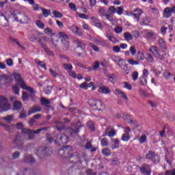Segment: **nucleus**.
Segmentation results:
<instances>
[{
	"instance_id": "29",
	"label": "nucleus",
	"mask_w": 175,
	"mask_h": 175,
	"mask_svg": "<svg viewBox=\"0 0 175 175\" xmlns=\"http://www.w3.org/2000/svg\"><path fill=\"white\" fill-rule=\"evenodd\" d=\"M113 144L111 146V150H117V148H120V139H113Z\"/></svg>"
},
{
	"instance_id": "63",
	"label": "nucleus",
	"mask_w": 175,
	"mask_h": 175,
	"mask_svg": "<svg viewBox=\"0 0 175 175\" xmlns=\"http://www.w3.org/2000/svg\"><path fill=\"white\" fill-rule=\"evenodd\" d=\"M130 52L131 55H136V48L133 46H130Z\"/></svg>"
},
{
	"instance_id": "21",
	"label": "nucleus",
	"mask_w": 175,
	"mask_h": 175,
	"mask_svg": "<svg viewBox=\"0 0 175 175\" xmlns=\"http://www.w3.org/2000/svg\"><path fill=\"white\" fill-rule=\"evenodd\" d=\"M115 95H117V96H120V98H122V99H125V100H128V96H126V94L121 90L120 89H116L114 92Z\"/></svg>"
},
{
	"instance_id": "34",
	"label": "nucleus",
	"mask_w": 175,
	"mask_h": 175,
	"mask_svg": "<svg viewBox=\"0 0 175 175\" xmlns=\"http://www.w3.org/2000/svg\"><path fill=\"white\" fill-rule=\"evenodd\" d=\"M35 62L38 65V66H40V68H42V69H44V70H47V66H46V64L44 62L39 60V59H36Z\"/></svg>"
},
{
	"instance_id": "5",
	"label": "nucleus",
	"mask_w": 175,
	"mask_h": 175,
	"mask_svg": "<svg viewBox=\"0 0 175 175\" xmlns=\"http://www.w3.org/2000/svg\"><path fill=\"white\" fill-rule=\"evenodd\" d=\"M72 146H66L59 149L58 154L63 159L68 158V159H72L75 158V156L72 154Z\"/></svg>"
},
{
	"instance_id": "60",
	"label": "nucleus",
	"mask_w": 175,
	"mask_h": 175,
	"mask_svg": "<svg viewBox=\"0 0 175 175\" xmlns=\"http://www.w3.org/2000/svg\"><path fill=\"white\" fill-rule=\"evenodd\" d=\"M27 172H28V173H29L31 175H39L38 173H36V172L35 171H31V169H25V173H27Z\"/></svg>"
},
{
	"instance_id": "9",
	"label": "nucleus",
	"mask_w": 175,
	"mask_h": 175,
	"mask_svg": "<svg viewBox=\"0 0 175 175\" xmlns=\"http://www.w3.org/2000/svg\"><path fill=\"white\" fill-rule=\"evenodd\" d=\"M146 159L152 161L153 163L157 164L159 163L161 161V157H159V154L155 153V152L150 150L146 155Z\"/></svg>"
},
{
	"instance_id": "13",
	"label": "nucleus",
	"mask_w": 175,
	"mask_h": 175,
	"mask_svg": "<svg viewBox=\"0 0 175 175\" xmlns=\"http://www.w3.org/2000/svg\"><path fill=\"white\" fill-rule=\"evenodd\" d=\"M0 25L2 27H9V18L8 17V12L3 14L0 12Z\"/></svg>"
},
{
	"instance_id": "51",
	"label": "nucleus",
	"mask_w": 175,
	"mask_h": 175,
	"mask_svg": "<svg viewBox=\"0 0 175 175\" xmlns=\"http://www.w3.org/2000/svg\"><path fill=\"white\" fill-rule=\"evenodd\" d=\"M87 125H88V128H90V131H92V132L95 131V128L94 127V122L89 121L88 122Z\"/></svg>"
},
{
	"instance_id": "3",
	"label": "nucleus",
	"mask_w": 175,
	"mask_h": 175,
	"mask_svg": "<svg viewBox=\"0 0 175 175\" xmlns=\"http://www.w3.org/2000/svg\"><path fill=\"white\" fill-rule=\"evenodd\" d=\"M14 79H15V81H16L18 85H20L21 88L22 90H26V91H28L31 93L30 96L32 98V95L36 94V92L33 88L25 84V82L24 81V79H23V77H21V75L18 72H13Z\"/></svg>"
},
{
	"instance_id": "53",
	"label": "nucleus",
	"mask_w": 175,
	"mask_h": 175,
	"mask_svg": "<svg viewBox=\"0 0 175 175\" xmlns=\"http://www.w3.org/2000/svg\"><path fill=\"white\" fill-rule=\"evenodd\" d=\"M116 13L119 16H121L124 13V7L120 6L116 8Z\"/></svg>"
},
{
	"instance_id": "43",
	"label": "nucleus",
	"mask_w": 175,
	"mask_h": 175,
	"mask_svg": "<svg viewBox=\"0 0 175 175\" xmlns=\"http://www.w3.org/2000/svg\"><path fill=\"white\" fill-rule=\"evenodd\" d=\"M21 109V102L15 101L14 103V110H20Z\"/></svg>"
},
{
	"instance_id": "25",
	"label": "nucleus",
	"mask_w": 175,
	"mask_h": 175,
	"mask_svg": "<svg viewBox=\"0 0 175 175\" xmlns=\"http://www.w3.org/2000/svg\"><path fill=\"white\" fill-rule=\"evenodd\" d=\"M25 163H33L35 162V159L31 154H28L25 157L24 159Z\"/></svg>"
},
{
	"instance_id": "61",
	"label": "nucleus",
	"mask_w": 175,
	"mask_h": 175,
	"mask_svg": "<svg viewBox=\"0 0 175 175\" xmlns=\"http://www.w3.org/2000/svg\"><path fill=\"white\" fill-rule=\"evenodd\" d=\"M124 88H126V90H132V85H131L128 82H124Z\"/></svg>"
},
{
	"instance_id": "39",
	"label": "nucleus",
	"mask_w": 175,
	"mask_h": 175,
	"mask_svg": "<svg viewBox=\"0 0 175 175\" xmlns=\"http://www.w3.org/2000/svg\"><path fill=\"white\" fill-rule=\"evenodd\" d=\"M158 43L160 47H162V49H166V42L163 39L159 38L158 40Z\"/></svg>"
},
{
	"instance_id": "49",
	"label": "nucleus",
	"mask_w": 175,
	"mask_h": 175,
	"mask_svg": "<svg viewBox=\"0 0 175 175\" xmlns=\"http://www.w3.org/2000/svg\"><path fill=\"white\" fill-rule=\"evenodd\" d=\"M63 67L66 70H72L73 69V66L70 64H64Z\"/></svg>"
},
{
	"instance_id": "2",
	"label": "nucleus",
	"mask_w": 175,
	"mask_h": 175,
	"mask_svg": "<svg viewBox=\"0 0 175 175\" xmlns=\"http://www.w3.org/2000/svg\"><path fill=\"white\" fill-rule=\"evenodd\" d=\"M39 132H22L18 133L14 139V144H16L17 148L23 147L24 140H32L35 137V135H38Z\"/></svg>"
},
{
	"instance_id": "30",
	"label": "nucleus",
	"mask_w": 175,
	"mask_h": 175,
	"mask_svg": "<svg viewBox=\"0 0 175 175\" xmlns=\"http://www.w3.org/2000/svg\"><path fill=\"white\" fill-rule=\"evenodd\" d=\"M15 126L16 129L22 131V132H27V129H25V127L24 126V124L23 122L16 123Z\"/></svg>"
},
{
	"instance_id": "55",
	"label": "nucleus",
	"mask_w": 175,
	"mask_h": 175,
	"mask_svg": "<svg viewBox=\"0 0 175 175\" xmlns=\"http://www.w3.org/2000/svg\"><path fill=\"white\" fill-rule=\"evenodd\" d=\"M41 10L44 17H49V16L50 15V11H49L46 8H41Z\"/></svg>"
},
{
	"instance_id": "24",
	"label": "nucleus",
	"mask_w": 175,
	"mask_h": 175,
	"mask_svg": "<svg viewBox=\"0 0 175 175\" xmlns=\"http://www.w3.org/2000/svg\"><path fill=\"white\" fill-rule=\"evenodd\" d=\"M92 21L93 25H94V27H96L97 28H100V29L102 28V25L98 18L92 17Z\"/></svg>"
},
{
	"instance_id": "27",
	"label": "nucleus",
	"mask_w": 175,
	"mask_h": 175,
	"mask_svg": "<svg viewBox=\"0 0 175 175\" xmlns=\"http://www.w3.org/2000/svg\"><path fill=\"white\" fill-rule=\"evenodd\" d=\"M106 38L110 40L112 43H117L118 41L117 40V38L113 36L111 33H107L105 34Z\"/></svg>"
},
{
	"instance_id": "14",
	"label": "nucleus",
	"mask_w": 175,
	"mask_h": 175,
	"mask_svg": "<svg viewBox=\"0 0 175 175\" xmlns=\"http://www.w3.org/2000/svg\"><path fill=\"white\" fill-rule=\"evenodd\" d=\"M49 73L53 79H57L59 76H62V71L58 67H55L53 69L49 68Z\"/></svg>"
},
{
	"instance_id": "15",
	"label": "nucleus",
	"mask_w": 175,
	"mask_h": 175,
	"mask_svg": "<svg viewBox=\"0 0 175 175\" xmlns=\"http://www.w3.org/2000/svg\"><path fill=\"white\" fill-rule=\"evenodd\" d=\"M13 81V78L10 75H0V84H9Z\"/></svg>"
},
{
	"instance_id": "16",
	"label": "nucleus",
	"mask_w": 175,
	"mask_h": 175,
	"mask_svg": "<svg viewBox=\"0 0 175 175\" xmlns=\"http://www.w3.org/2000/svg\"><path fill=\"white\" fill-rule=\"evenodd\" d=\"M172 14H175V5L172 7V8H166L163 11V16L165 18H169Z\"/></svg>"
},
{
	"instance_id": "48",
	"label": "nucleus",
	"mask_w": 175,
	"mask_h": 175,
	"mask_svg": "<svg viewBox=\"0 0 175 175\" xmlns=\"http://www.w3.org/2000/svg\"><path fill=\"white\" fill-rule=\"evenodd\" d=\"M128 64H129L130 65H133V66H135V65H139V61L138 60H135L133 59H129L128 61H127Z\"/></svg>"
},
{
	"instance_id": "33",
	"label": "nucleus",
	"mask_w": 175,
	"mask_h": 175,
	"mask_svg": "<svg viewBox=\"0 0 175 175\" xmlns=\"http://www.w3.org/2000/svg\"><path fill=\"white\" fill-rule=\"evenodd\" d=\"M75 43L77 44V47L81 49V50H84V49H85V44H83V42L79 40H75Z\"/></svg>"
},
{
	"instance_id": "56",
	"label": "nucleus",
	"mask_w": 175,
	"mask_h": 175,
	"mask_svg": "<svg viewBox=\"0 0 175 175\" xmlns=\"http://www.w3.org/2000/svg\"><path fill=\"white\" fill-rule=\"evenodd\" d=\"M100 143L103 147H107V146H109V142L106 138L102 139Z\"/></svg>"
},
{
	"instance_id": "58",
	"label": "nucleus",
	"mask_w": 175,
	"mask_h": 175,
	"mask_svg": "<svg viewBox=\"0 0 175 175\" xmlns=\"http://www.w3.org/2000/svg\"><path fill=\"white\" fill-rule=\"evenodd\" d=\"M89 46L90 47H91V49L94 50V51H96V53H98V51H99V48L96 45L92 43H90Z\"/></svg>"
},
{
	"instance_id": "44",
	"label": "nucleus",
	"mask_w": 175,
	"mask_h": 175,
	"mask_svg": "<svg viewBox=\"0 0 175 175\" xmlns=\"http://www.w3.org/2000/svg\"><path fill=\"white\" fill-rule=\"evenodd\" d=\"M10 40H11V42H12V43H16V44L19 46V47H21V49H22V50H25V47H24V46L21 45V44H20V42H18L16 38H10Z\"/></svg>"
},
{
	"instance_id": "41",
	"label": "nucleus",
	"mask_w": 175,
	"mask_h": 175,
	"mask_svg": "<svg viewBox=\"0 0 175 175\" xmlns=\"http://www.w3.org/2000/svg\"><path fill=\"white\" fill-rule=\"evenodd\" d=\"M12 90L15 95H20V88H18V84L12 86Z\"/></svg>"
},
{
	"instance_id": "11",
	"label": "nucleus",
	"mask_w": 175,
	"mask_h": 175,
	"mask_svg": "<svg viewBox=\"0 0 175 175\" xmlns=\"http://www.w3.org/2000/svg\"><path fill=\"white\" fill-rule=\"evenodd\" d=\"M12 106L8 102V98L5 96H0V110L1 111H7L10 110Z\"/></svg>"
},
{
	"instance_id": "42",
	"label": "nucleus",
	"mask_w": 175,
	"mask_h": 175,
	"mask_svg": "<svg viewBox=\"0 0 175 175\" xmlns=\"http://www.w3.org/2000/svg\"><path fill=\"white\" fill-rule=\"evenodd\" d=\"M41 39L44 42H46V43H49V44H54V41H53V38H48L47 37H42L41 35Z\"/></svg>"
},
{
	"instance_id": "37",
	"label": "nucleus",
	"mask_w": 175,
	"mask_h": 175,
	"mask_svg": "<svg viewBox=\"0 0 175 175\" xmlns=\"http://www.w3.org/2000/svg\"><path fill=\"white\" fill-rule=\"evenodd\" d=\"M52 14L54 16V17H55L56 18H62V17L64 16V15L61 13V12H58V11H57V10H55V11H53V12H52Z\"/></svg>"
},
{
	"instance_id": "54",
	"label": "nucleus",
	"mask_w": 175,
	"mask_h": 175,
	"mask_svg": "<svg viewBox=\"0 0 175 175\" xmlns=\"http://www.w3.org/2000/svg\"><path fill=\"white\" fill-rule=\"evenodd\" d=\"M163 76L164 77L167 79L169 80V79H170L171 76H172V73H170V72H169V70H166L165 71H164L163 72Z\"/></svg>"
},
{
	"instance_id": "4",
	"label": "nucleus",
	"mask_w": 175,
	"mask_h": 175,
	"mask_svg": "<svg viewBox=\"0 0 175 175\" xmlns=\"http://www.w3.org/2000/svg\"><path fill=\"white\" fill-rule=\"evenodd\" d=\"M11 15L13 18H14V21H17V23H21V24H28V23H29L28 16L20 10H14L13 12L11 13Z\"/></svg>"
},
{
	"instance_id": "6",
	"label": "nucleus",
	"mask_w": 175,
	"mask_h": 175,
	"mask_svg": "<svg viewBox=\"0 0 175 175\" xmlns=\"http://www.w3.org/2000/svg\"><path fill=\"white\" fill-rule=\"evenodd\" d=\"M111 59L113 62H115V64H117V65L120 67L122 70L125 72V75H129L128 66L126 65H124V59L121 58L120 56L113 55L111 56Z\"/></svg>"
},
{
	"instance_id": "12",
	"label": "nucleus",
	"mask_w": 175,
	"mask_h": 175,
	"mask_svg": "<svg viewBox=\"0 0 175 175\" xmlns=\"http://www.w3.org/2000/svg\"><path fill=\"white\" fill-rule=\"evenodd\" d=\"M139 171L143 175H151V165L147 163H144L139 167Z\"/></svg>"
},
{
	"instance_id": "40",
	"label": "nucleus",
	"mask_w": 175,
	"mask_h": 175,
	"mask_svg": "<svg viewBox=\"0 0 175 175\" xmlns=\"http://www.w3.org/2000/svg\"><path fill=\"white\" fill-rule=\"evenodd\" d=\"M1 120H3L4 121L7 122L8 124H10V122H12V121H13V116H7L1 118Z\"/></svg>"
},
{
	"instance_id": "8",
	"label": "nucleus",
	"mask_w": 175,
	"mask_h": 175,
	"mask_svg": "<svg viewBox=\"0 0 175 175\" xmlns=\"http://www.w3.org/2000/svg\"><path fill=\"white\" fill-rule=\"evenodd\" d=\"M89 105L93 110H97L98 111L105 110V104L99 100H89Z\"/></svg>"
},
{
	"instance_id": "22",
	"label": "nucleus",
	"mask_w": 175,
	"mask_h": 175,
	"mask_svg": "<svg viewBox=\"0 0 175 175\" xmlns=\"http://www.w3.org/2000/svg\"><path fill=\"white\" fill-rule=\"evenodd\" d=\"M150 53H151L154 57H158L159 55V49H158V46H152L149 49Z\"/></svg>"
},
{
	"instance_id": "62",
	"label": "nucleus",
	"mask_w": 175,
	"mask_h": 175,
	"mask_svg": "<svg viewBox=\"0 0 175 175\" xmlns=\"http://www.w3.org/2000/svg\"><path fill=\"white\" fill-rule=\"evenodd\" d=\"M165 175H175V168L172 170H167L165 172Z\"/></svg>"
},
{
	"instance_id": "32",
	"label": "nucleus",
	"mask_w": 175,
	"mask_h": 175,
	"mask_svg": "<svg viewBox=\"0 0 175 175\" xmlns=\"http://www.w3.org/2000/svg\"><path fill=\"white\" fill-rule=\"evenodd\" d=\"M121 140H122V142H129V140H131V135H129V133L127 132L124 133L121 137Z\"/></svg>"
},
{
	"instance_id": "20",
	"label": "nucleus",
	"mask_w": 175,
	"mask_h": 175,
	"mask_svg": "<svg viewBox=\"0 0 175 175\" xmlns=\"http://www.w3.org/2000/svg\"><path fill=\"white\" fill-rule=\"evenodd\" d=\"M133 12H133V14L131 16L134 17L135 20L139 21V20H140V16H142V13H143V11L140 8H136ZM136 12H137V13H135Z\"/></svg>"
},
{
	"instance_id": "45",
	"label": "nucleus",
	"mask_w": 175,
	"mask_h": 175,
	"mask_svg": "<svg viewBox=\"0 0 175 175\" xmlns=\"http://www.w3.org/2000/svg\"><path fill=\"white\" fill-rule=\"evenodd\" d=\"M63 44V47L64 50H68L69 49V41L68 40H64V41H62Z\"/></svg>"
},
{
	"instance_id": "19",
	"label": "nucleus",
	"mask_w": 175,
	"mask_h": 175,
	"mask_svg": "<svg viewBox=\"0 0 175 175\" xmlns=\"http://www.w3.org/2000/svg\"><path fill=\"white\" fill-rule=\"evenodd\" d=\"M104 73L108 80H109L110 83H111L112 84H116L117 81V77L113 74H109L106 70Z\"/></svg>"
},
{
	"instance_id": "18",
	"label": "nucleus",
	"mask_w": 175,
	"mask_h": 175,
	"mask_svg": "<svg viewBox=\"0 0 175 175\" xmlns=\"http://www.w3.org/2000/svg\"><path fill=\"white\" fill-rule=\"evenodd\" d=\"M68 29H70L72 33L77 35V36H81V35H83V31H81L79 27L76 26L75 25L68 27Z\"/></svg>"
},
{
	"instance_id": "7",
	"label": "nucleus",
	"mask_w": 175,
	"mask_h": 175,
	"mask_svg": "<svg viewBox=\"0 0 175 175\" xmlns=\"http://www.w3.org/2000/svg\"><path fill=\"white\" fill-rule=\"evenodd\" d=\"M36 154L38 158L42 159V158H44V157L51 155V154H53V148L41 146L38 148Z\"/></svg>"
},
{
	"instance_id": "38",
	"label": "nucleus",
	"mask_w": 175,
	"mask_h": 175,
	"mask_svg": "<svg viewBox=\"0 0 175 175\" xmlns=\"http://www.w3.org/2000/svg\"><path fill=\"white\" fill-rule=\"evenodd\" d=\"M124 39L127 40V42H129L133 39V38L132 37V34L129 32L124 33Z\"/></svg>"
},
{
	"instance_id": "59",
	"label": "nucleus",
	"mask_w": 175,
	"mask_h": 175,
	"mask_svg": "<svg viewBox=\"0 0 175 175\" xmlns=\"http://www.w3.org/2000/svg\"><path fill=\"white\" fill-rule=\"evenodd\" d=\"M44 50L45 51V53H46V54H48V55H50L51 57H53V55H54V53H53V51H51L49 48L47 47H44Z\"/></svg>"
},
{
	"instance_id": "10",
	"label": "nucleus",
	"mask_w": 175,
	"mask_h": 175,
	"mask_svg": "<svg viewBox=\"0 0 175 175\" xmlns=\"http://www.w3.org/2000/svg\"><path fill=\"white\" fill-rule=\"evenodd\" d=\"M123 118L124 121H126V122H128V124H130V125H131L132 126H135L133 131H137V129H136L137 128L139 129L138 131H140V129H142V126L137 124V121L132 119V118H131L129 115H127L126 113L124 114Z\"/></svg>"
},
{
	"instance_id": "64",
	"label": "nucleus",
	"mask_w": 175,
	"mask_h": 175,
	"mask_svg": "<svg viewBox=\"0 0 175 175\" xmlns=\"http://www.w3.org/2000/svg\"><path fill=\"white\" fill-rule=\"evenodd\" d=\"M87 175H96V172H94L92 169H88L86 170Z\"/></svg>"
},
{
	"instance_id": "28",
	"label": "nucleus",
	"mask_w": 175,
	"mask_h": 175,
	"mask_svg": "<svg viewBox=\"0 0 175 175\" xmlns=\"http://www.w3.org/2000/svg\"><path fill=\"white\" fill-rule=\"evenodd\" d=\"M110 91V89L106 86L100 87L98 89V92H100V94H109Z\"/></svg>"
},
{
	"instance_id": "26",
	"label": "nucleus",
	"mask_w": 175,
	"mask_h": 175,
	"mask_svg": "<svg viewBox=\"0 0 175 175\" xmlns=\"http://www.w3.org/2000/svg\"><path fill=\"white\" fill-rule=\"evenodd\" d=\"M59 38L61 40V42H64L65 40H69V37H68V35L64 31L59 32Z\"/></svg>"
},
{
	"instance_id": "47",
	"label": "nucleus",
	"mask_w": 175,
	"mask_h": 175,
	"mask_svg": "<svg viewBox=\"0 0 175 175\" xmlns=\"http://www.w3.org/2000/svg\"><path fill=\"white\" fill-rule=\"evenodd\" d=\"M36 24L37 25V27L38 28H40V29H43V28H44V23H43V22H42V21H36Z\"/></svg>"
},
{
	"instance_id": "1",
	"label": "nucleus",
	"mask_w": 175,
	"mask_h": 175,
	"mask_svg": "<svg viewBox=\"0 0 175 175\" xmlns=\"http://www.w3.org/2000/svg\"><path fill=\"white\" fill-rule=\"evenodd\" d=\"M46 140L49 143H54L59 147H61L62 144H68L69 142V137L65 133H58L55 135V133H46Z\"/></svg>"
},
{
	"instance_id": "31",
	"label": "nucleus",
	"mask_w": 175,
	"mask_h": 175,
	"mask_svg": "<svg viewBox=\"0 0 175 175\" xmlns=\"http://www.w3.org/2000/svg\"><path fill=\"white\" fill-rule=\"evenodd\" d=\"M41 105H42V106H45V107H47L48 109L51 107V105H50V101L46 98H41Z\"/></svg>"
},
{
	"instance_id": "52",
	"label": "nucleus",
	"mask_w": 175,
	"mask_h": 175,
	"mask_svg": "<svg viewBox=\"0 0 175 175\" xmlns=\"http://www.w3.org/2000/svg\"><path fill=\"white\" fill-rule=\"evenodd\" d=\"M29 98L28 93L27 92H23L22 94V99L24 102H27Z\"/></svg>"
},
{
	"instance_id": "46",
	"label": "nucleus",
	"mask_w": 175,
	"mask_h": 175,
	"mask_svg": "<svg viewBox=\"0 0 175 175\" xmlns=\"http://www.w3.org/2000/svg\"><path fill=\"white\" fill-rule=\"evenodd\" d=\"M146 61L148 62H149V63H152V62H154V57H152V55H151V54H150V53H147L146 54Z\"/></svg>"
},
{
	"instance_id": "36",
	"label": "nucleus",
	"mask_w": 175,
	"mask_h": 175,
	"mask_svg": "<svg viewBox=\"0 0 175 175\" xmlns=\"http://www.w3.org/2000/svg\"><path fill=\"white\" fill-rule=\"evenodd\" d=\"M146 57H144V53H143V52H138L137 53V61H144V59Z\"/></svg>"
},
{
	"instance_id": "57",
	"label": "nucleus",
	"mask_w": 175,
	"mask_h": 175,
	"mask_svg": "<svg viewBox=\"0 0 175 175\" xmlns=\"http://www.w3.org/2000/svg\"><path fill=\"white\" fill-rule=\"evenodd\" d=\"M131 77H132L133 81H136V80H137V79H139V72H133L132 73Z\"/></svg>"
},
{
	"instance_id": "23",
	"label": "nucleus",
	"mask_w": 175,
	"mask_h": 175,
	"mask_svg": "<svg viewBox=\"0 0 175 175\" xmlns=\"http://www.w3.org/2000/svg\"><path fill=\"white\" fill-rule=\"evenodd\" d=\"M40 111H42L40 106H34L29 109L28 114L31 116V114H35V113H39Z\"/></svg>"
},
{
	"instance_id": "17",
	"label": "nucleus",
	"mask_w": 175,
	"mask_h": 175,
	"mask_svg": "<svg viewBox=\"0 0 175 175\" xmlns=\"http://www.w3.org/2000/svg\"><path fill=\"white\" fill-rule=\"evenodd\" d=\"M40 38H42V33L39 31H33L29 35V40H30V42H36Z\"/></svg>"
},
{
	"instance_id": "50",
	"label": "nucleus",
	"mask_w": 175,
	"mask_h": 175,
	"mask_svg": "<svg viewBox=\"0 0 175 175\" xmlns=\"http://www.w3.org/2000/svg\"><path fill=\"white\" fill-rule=\"evenodd\" d=\"M139 142L141 144L146 143V142H147V136L146 135H142L139 139Z\"/></svg>"
},
{
	"instance_id": "35",
	"label": "nucleus",
	"mask_w": 175,
	"mask_h": 175,
	"mask_svg": "<svg viewBox=\"0 0 175 175\" xmlns=\"http://www.w3.org/2000/svg\"><path fill=\"white\" fill-rule=\"evenodd\" d=\"M102 153L105 155V157H110V155H111V150H110L109 148H105L102 150Z\"/></svg>"
}]
</instances>
